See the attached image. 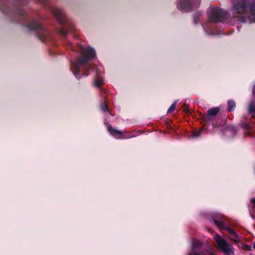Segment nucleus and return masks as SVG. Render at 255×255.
Segmentation results:
<instances>
[{
  "instance_id": "obj_6",
  "label": "nucleus",
  "mask_w": 255,
  "mask_h": 255,
  "mask_svg": "<svg viewBox=\"0 0 255 255\" xmlns=\"http://www.w3.org/2000/svg\"><path fill=\"white\" fill-rule=\"evenodd\" d=\"M200 4V1H179L177 7L183 12H187L196 9Z\"/></svg>"
},
{
  "instance_id": "obj_1",
  "label": "nucleus",
  "mask_w": 255,
  "mask_h": 255,
  "mask_svg": "<svg viewBox=\"0 0 255 255\" xmlns=\"http://www.w3.org/2000/svg\"><path fill=\"white\" fill-rule=\"evenodd\" d=\"M4 1H0V10L3 13L8 14L13 12L16 16V21L20 24L25 25L29 30L35 32L37 38L41 41H45L49 38L50 32L47 29L43 27L35 19L26 13L23 9L19 6L21 1H13L14 5L13 9H11L7 3H4Z\"/></svg>"
},
{
  "instance_id": "obj_7",
  "label": "nucleus",
  "mask_w": 255,
  "mask_h": 255,
  "mask_svg": "<svg viewBox=\"0 0 255 255\" xmlns=\"http://www.w3.org/2000/svg\"><path fill=\"white\" fill-rule=\"evenodd\" d=\"M220 109L218 107L209 108L206 115L203 117V121L206 125L211 123V120L216 118V116L219 113Z\"/></svg>"
},
{
  "instance_id": "obj_19",
  "label": "nucleus",
  "mask_w": 255,
  "mask_h": 255,
  "mask_svg": "<svg viewBox=\"0 0 255 255\" xmlns=\"http://www.w3.org/2000/svg\"><path fill=\"white\" fill-rule=\"evenodd\" d=\"M248 112L250 114L255 113V106L253 103L250 104Z\"/></svg>"
},
{
  "instance_id": "obj_30",
  "label": "nucleus",
  "mask_w": 255,
  "mask_h": 255,
  "mask_svg": "<svg viewBox=\"0 0 255 255\" xmlns=\"http://www.w3.org/2000/svg\"><path fill=\"white\" fill-rule=\"evenodd\" d=\"M253 246H254V249H255V243L254 244Z\"/></svg>"
},
{
  "instance_id": "obj_8",
  "label": "nucleus",
  "mask_w": 255,
  "mask_h": 255,
  "mask_svg": "<svg viewBox=\"0 0 255 255\" xmlns=\"http://www.w3.org/2000/svg\"><path fill=\"white\" fill-rule=\"evenodd\" d=\"M52 12L60 23L64 24L67 22V18L61 9L58 7L53 8Z\"/></svg>"
},
{
  "instance_id": "obj_9",
  "label": "nucleus",
  "mask_w": 255,
  "mask_h": 255,
  "mask_svg": "<svg viewBox=\"0 0 255 255\" xmlns=\"http://www.w3.org/2000/svg\"><path fill=\"white\" fill-rule=\"evenodd\" d=\"M212 220L215 225L220 229L225 228V218L223 215L219 214H215L213 216Z\"/></svg>"
},
{
  "instance_id": "obj_5",
  "label": "nucleus",
  "mask_w": 255,
  "mask_h": 255,
  "mask_svg": "<svg viewBox=\"0 0 255 255\" xmlns=\"http://www.w3.org/2000/svg\"><path fill=\"white\" fill-rule=\"evenodd\" d=\"M214 239L216 242L218 248L222 250L225 254L228 255L234 254L233 247L230 246V245L219 235L216 234Z\"/></svg>"
},
{
  "instance_id": "obj_21",
  "label": "nucleus",
  "mask_w": 255,
  "mask_h": 255,
  "mask_svg": "<svg viewBox=\"0 0 255 255\" xmlns=\"http://www.w3.org/2000/svg\"><path fill=\"white\" fill-rule=\"evenodd\" d=\"M251 205L249 207V210H255V198L251 200Z\"/></svg>"
},
{
  "instance_id": "obj_12",
  "label": "nucleus",
  "mask_w": 255,
  "mask_h": 255,
  "mask_svg": "<svg viewBox=\"0 0 255 255\" xmlns=\"http://www.w3.org/2000/svg\"><path fill=\"white\" fill-rule=\"evenodd\" d=\"M228 111L232 112L234 111L236 107V102L232 100H228L227 102Z\"/></svg>"
},
{
  "instance_id": "obj_10",
  "label": "nucleus",
  "mask_w": 255,
  "mask_h": 255,
  "mask_svg": "<svg viewBox=\"0 0 255 255\" xmlns=\"http://www.w3.org/2000/svg\"><path fill=\"white\" fill-rule=\"evenodd\" d=\"M58 31L60 34L65 37L68 32L75 31V26L73 24L69 23L67 24V27L62 26L59 28Z\"/></svg>"
},
{
  "instance_id": "obj_20",
  "label": "nucleus",
  "mask_w": 255,
  "mask_h": 255,
  "mask_svg": "<svg viewBox=\"0 0 255 255\" xmlns=\"http://www.w3.org/2000/svg\"><path fill=\"white\" fill-rule=\"evenodd\" d=\"M222 229L227 230L230 234H231L233 236H234L235 235L237 236V234L233 230H232V229H231L230 228H229L228 227H227L226 225H225V228H222Z\"/></svg>"
},
{
  "instance_id": "obj_3",
  "label": "nucleus",
  "mask_w": 255,
  "mask_h": 255,
  "mask_svg": "<svg viewBox=\"0 0 255 255\" xmlns=\"http://www.w3.org/2000/svg\"><path fill=\"white\" fill-rule=\"evenodd\" d=\"M80 57H78L77 60L74 61L71 66L73 74L78 80L80 79V66L94 58L96 57V51L91 46H81L80 48Z\"/></svg>"
},
{
  "instance_id": "obj_31",
  "label": "nucleus",
  "mask_w": 255,
  "mask_h": 255,
  "mask_svg": "<svg viewBox=\"0 0 255 255\" xmlns=\"http://www.w3.org/2000/svg\"><path fill=\"white\" fill-rule=\"evenodd\" d=\"M249 255H254V254H249Z\"/></svg>"
},
{
  "instance_id": "obj_4",
  "label": "nucleus",
  "mask_w": 255,
  "mask_h": 255,
  "mask_svg": "<svg viewBox=\"0 0 255 255\" xmlns=\"http://www.w3.org/2000/svg\"><path fill=\"white\" fill-rule=\"evenodd\" d=\"M208 15L209 20L215 23L225 21L230 16L229 12L220 7L211 8Z\"/></svg>"
},
{
  "instance_id": "obj_24",
  "label": "nucleus",
  "mask_w": 255,
  "mask_h": 255,
  "mask_svg": "<svg viewBox=\"0 0 255 255\" xmlns=\"http://www.w3.org/2000/svg\"><path fill=\"white\" fill-rule=\"evenodd\" d=\"M234 237V238H230V240H232V241L234 242L235 243H239L240 240L239 236L237 235V236L235 235Z\"/></svg>"
},
{
  "instance_id": "obj_18",
  "label": "nucleus",
  "mask_w": 255,
  "mask_h": 255,
  "mask_svg": "<svg viewBox=\"0 0 255 255\" xmlns=\"http://www.w3.org/2000/svg\"><path fill=\"white\" fill-rule=\"evenodd\" d=\"M177 101H174L167 110V113H172L176 108Z\"/></svg>"
},
{
  "instance_id": "obj_27",
  "label": "nucleus",
  "mask_w": 255,
  "mask_h": 255,
  "mask_svg": "<svg viewBox=\"0 0 255 255\" xmlns=\"http://www.w3.org/2000/svg\"><path fill=\"white\" fill-rule=\"evenodd\" d=\"M183 110L184 111H185L186 113H188L189 112V110L188 109V106H187V105L186 104H185L183 105Z\"/></svg>"
},
{
  "instance_id": "obj_23",
  "label": "nucleus",
  "mask_w": 255,
  "mask_h": 255,
  "mask_svg": "<svg viewBox=\"0 0 255 255\" xmlns=\"http://www.w3.org/2000/svg\"><path fill=\"white\" fill-rule=\"evenodd\" d=\"M101 110L104 112H106L108 110V106L105 102L102 103L101 105Z\"/></svg>"
},
{
  "instance_id": "obj_15",
  "label": "nucleus",
  "mask_w": 255,
  "mask_h": 255,
  "mask_svg": "<svg viewBox=\"0 0 255 255\" xmlns=\"http://www.w3.org/2000/svg\"><path fill=\"white\" fill-rule=\"evenodd\" d=\"M211 123H212V126L214 128H218L221 125V124L218 122V118L217 117L211 120Z\"/></svg>"
},
{
  "instance_id": "obj_14",
  "label": "nucleus",
  "mask_w": 255,
  "mask_h": 255,
  "mask_svg": "<svg viewBox=\"0 0 255 255\" xmlns=\"http://www.w3.org/2000/svg\"><path fill=\"white\" fill-rule=\"evenodd\" d=\"M202 13L200 11H198L193 14V22L195 24L197 23L200 19V16L202 15Z\"/></svg>"
},
{
  "instance_id": "obj_11",
  "label": "nucleus",
  "mask_w": 255,
  "mask_h": 255,
  "mask_svg": "<svg viewBox=\"0 0 255 255\" xmlns=\"http://www.w3.org/2000/svg\"><path fill=\"white\" fill-rule=\"evenodd\" d=\"M107 129L109 132L110 133V134L112 135L113 137L117 139H121L120 138H118V137H120L122 135V131L113 128L110 125H109L107 126Z\"/></svg>"
},
{
  "instance_id": "obj_22",
  "label": "nucleus",
  "mask_w": 255,
  "mask_h": 255,
  "mask_svg": "<svg viewBox=\"0 0 255 255\" xmlns=\"http://www.w3.org/2000/svg\"><path fill=\"white\" fill-rule=\"evenodd\" d=\"M241 127L246 129H249L251 128L250 125L249 123L244 122L241 124Z\"/></svg>"
},
{
  "instance_id": "obj_25",
  "label": "nucleus",
  "mask_w": 255,
  "mask_h": 255,
  "mask_svg": "<svg viewBox=\"0 0 255 255\" xmlns=\"http://www.w3.org/2000/svg\"><path fill=\"white\" fill-rule=\"evenodd\" d=\"M250 215L253 219H255V210H249Z\"/></svg>"
},
{
  "instance_id": "obj_13",
  "label": "nucleus",
  "mask_w": 255,
  "mask_h": 255,
  "mask_svg": "<svg viewBox=\"0 0 255 255\" xmlns=\"http://www.w3.org/2000/svg\"><path fill=\"white\" fill-rule=\"evenodd\" d=\"M96 75H97V76L95 78V80H94V84H95V86L99 88L103 84V80L102 78H101L100 77H99L98 76V72L97 71L96 72Z\"/></svg>"
},
{
  "instance_id": "obj_17",
  "label": "nucleus",
  "mask_w": 255,
  "mask_h": 255,
  "mask_svg": "<svg viewBox=\"0 0 255 255\" xmlns=\"http://www.w3.org/2000/svg\"><path fill=\"white\" fill-rule=\"evenodd\" d=\"M92 66L86 64L84 65V69L86 70V71H84L83 73V75L85 77H87L89 75L88 72H87L88 70H91L92 68Z\"/></svg>"
},
{
  "instance_id": "obj_28",
  "label": "nucleus",
  "mask_w": 255,
  "mask_h": 255,
  "mask_svg": "<svg viewBox=\"0 0 255 255\" xmlns=\"http://www.w3.org/2000/svg\"><path fill=\"white\" fill-rule=\"evenodd\" d=\"M193 135L194 137H197L199 136L200 135V133L199 132H197V131H194L193 132Z\"/></svg>"
},
{
  "instance_id": "obj_29",
  "label": "nucleus",
  "mask_w": 255,
  "mask_h": 255,
  "mask_svg": "<svg viewBox=\"0 0 255 255\" xmlns=\"http://www.w3.org/2000/svg\"><path fill=\"white\" fill-rule=\"evenodd\" d=\"M253 92H254V93L255 95V87H254V90H253Z\"/></svg>"
},
{
  "instance_id": "obj_2",
  "label": "nucleus",
  "mask_w": 255,
  "mask_h": 255,
  "mask_svg": "<svg viewBox=\"0 0 255 255\" xmlns=\"http://www.w3.org/2000/svg\"><path fill=\"white\" fill-rule=\"evenodd\" d=\"M233 1L232 10L234 13L246 15L245 17H240V21L246 22L247 17H250L251 23L255 22V1Z\"/></svg>"
},
{
  "instance_id": "obj_16",
  "label": "nucleus",
  "mask_w": 255,
  "mask_h": 255,
  "mask_svg": "<svg viewBox=\"0 0 255 255\" xmlns=\"http://www.w3.org/2000/svg\"><path fill=\"white\" fill-rule=\"evenodd\" d=\"M134 135L131 133L127 132L126 134H125L124 132H123L122 135L120 137H118L120 138L121 139H127L131 138Z\"/></svg>"
},
{
  "instance_id": "obj_26",
  "label": "nucleus",
  "mask_w": 255,
  "mask_h": 255,
  "mask_svg": "<svg viewBox=\"0 0 255 255\" xmlns=\"http://www.w3.org/2000/svg\"><path fill=\"white\" fill-rule=\"evenodd\" d=\"M244 250L245 251H251V249H252V247L251 246H249V245H246L244 246Z\"/></svg>"
}]
</instances>
